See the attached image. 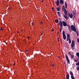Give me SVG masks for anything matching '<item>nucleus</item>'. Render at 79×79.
<instances>
[{"instance_id": "0eeeda50", "label": "nucleus", "mask_w": 79, "mask_h": 79, "mask_svg": "<svg viewBox=\"0 0 79 79\" xmlns=\"http://www.w3.org/2000/svg\"><path fill=\"white\" fill-rule=\"evenodd\" d=\"M68 15L69 16V17L70 18H73V14H70L69 13H68Z\"/></svg>"}, {"instance_id": "8fccbe9b", "label": "nucleus", "mask_w": 79, "mask_h": 79, "mask_svg": "<svg viewBox=\"0 0 79 79\" xmlns=\"http://www.w3.org/2000/svg\"><path fill=\"white\" fill-rule=\"evenodd\" d=\"M64 64H65V62H64Z\"/></svg>"}, {"instance_id": "603ef678", "label": "nucleus", "mask_w": 79, "mask_h": 79, "mask_svg": "<svg viewBox=\"0 0 79 79\" xmlns=\"http://www.w3.org/2000/svg\"><path fill=\"white\" fill-rule=\"evenodd\" d=\"M53 11H54V10H53Z\"/></svg>"}, {"instance_id": "2f4dec72", "label": "nucleus", "mask_w": 79, "mask_h": 79, "mask_svg": "<svg viewBox=\"0 0 79 79\" xmlns=\"http://www.w3.org/2000/svg\"><path fill=\"white\" fill-rule=\"evenodd\" d=\"M59 23H63V22L61 21V20H60V21Z\"/></svg>"}, {"instance_id": "4be33fe9", "label": "nucleus", "mask_w": 79, "mask_h": 79, "mask_svg": "<svg viewBox=\"0 0 79 79\" xmlns=\"http://www.w3.org/2000/svg\"><path fill=\"white\" fill-rule=\"evenodd\" d=\"M76 66H79V62L76 63Z\"/></svg>"}, {"instance_id": "f704fd0d", "label": "nucleus", "mask_w": 79, "mask_h": 79, "mask_svg": "<svg viewBox=\"0 0 79 79\" xmlns=\"http://www.w3.org/2000/svg\"><path fill=\"white\" fill-rule=\"evenodd\" d=\"M1 31L3 30V28H2V27H1Z\"/></svg>"}, {"instance_id": "412c9836", "label": "nucleus", "mask_w": 79, "mask_h": 79, "mask_svg": "<svg viewBox=\"0 0 79 79\" xmlns=\"http://www.w3.org/2000/svg\"><path fill=\"white\" fill-rule=\"evenodd\" d=\"M55 22H56V23H58V20H55Z\"/></svg>"}, {"instance_id": "f8f14e48", "label": "nucleus", "mask_w": 79, "mask_h": 79, "mask_svg": "<svg viewBox=\"0 0 79 79\" xmlns=\"http://www.w3.org/2000/svg\"><path fill=\"white\" fill-rule=\"evenodd\" d=\"M66 79H69V74H68L66 76Z\"/></svg>"}, {"instance_id": "5701e85b", "label": "nucleus", "mask_w": 79, "mask_h": 79, "mask_svg": "<svg viewBox=\"0 0 79 79\" xmlns=\"http://www.w3.org/2000/svg\"><path fill=\"white\" fill-rule=\"evenodd\" d=\"M56 10H57V11H60V8H59V7H57L56 8Z\"/></svg>"}, {"instance_id": "473e14b6", "label": "nucleus", "mask_w": 79, "mask_h": 79, "mask_svg": "<svg viewBox=\"0 0 79 79\" xmlns=\"http://www.w3.org/2000/svg\"><path fill=\"white\" fill-rule=\"evenodd\" d=\"M40 23H40L41 24H43V22H42L41 21Z\"/></svg>"}, {"instance_id": "c85d7f7f", "label": "nucleus", "mask_w": 79, "mask_h": 79, "mask_svg": "<svg viewBox=\"0 0 79 79\" xmlns=\"http://www.w3.org/2000/svg\"><path fill=\"white\" fill-rule=\"evenodd\" d=\"M77 42L78 43H79V38H77Z\"/></svg>"}, {"instance_id": "9d476101", "label": "nucleus", "mask_w": 79, "mask_h": 79, "mask_svg": "<svg viewBox=\"0 0 79 79\" xmlns=\"http://www.w3.org/2000/svg\"><path fill=\"white\" fill-rule=\"evenodd\" d=\"M64 13L65 15H68V12H67V10L65 9L64 10Z\"/></svg>"}, {"instance_id": "a18cd8bd", "label": "nucleus", "mask_w": 79, "mask_h": 79, "mask_svg": "<svg viewBox=\"0 0 79 79\" xmlns=\"http://www.w3.org/2000/svg\"><path fill=\"white\" fill-rule=\"evenodd\" d=\"M13 65H14V66L15 65V63H14V64H13Z\"/></svg>"}, {"instance_id": "58836bf2", "label": "nucleus", "mask_w": 79, "mask_h": 79, "mask_svg": "<svg viewBox=\"0 0 79 79\" xmlns=\"http://www.w3.org/2000/svg\"><path fill=\"white\" fill-rule=\"evenodd\" d=\"M41 2H42V3H43V2H44V0H43Z\"/></svg>"}, {"instance_id": "dca6fc26", "label": "nucleus", "mask_w": 79, "mask_h": 79, "mask_svg": "<svg viewBox=\"0 0 79 79\" xmlns=\"http://www.w3.org/2000/svg\"><path fill=\"white\" fill-rule=\"evenodd\" d=\"M77 56L79 58V52H77L76 53Z\"/></svg>"}, {"instance_id": "bb28decb", "label": "nucleus", "mask_w": 79, "mask_h": 79, "mask_svg": "<svg viewBox=\"0 0 79 79\" xmlns=\"http://www.w3.org/2000/svg\"><path fill=\"white\" fill-rule=\"evenodd\" d=\"M77 70H78V71H79V66H78L77 67Z\"/></svg>"}, {"instance_id": "4c0bfd02", "label": "nucleus", "mask_w": 79, "mask_h": 79, "mask_svg": "<svg viewBox=\"0 0 79 79\" xmlns=\"http://www.w3.org/2000/svg\"><path fill=\"white\" fill-rule=\"evenodd\" d=\"M69 27H69V31H70V29L69 28Z\"/></svg>"}, {"instance_id": "c03bdc74", "label": "nucleus", "mask_w": 79, "mask_h": 79, "mask_svg": "<svg viewBox=\"0 0 79 79\" xmlns=\"http://www.w3.org/2000/svg\"><path fill=\"white\" fill-rule=\"evenodd\" d=\"M73 50H74V48H72Z\"/></svg>"}, {"instance_id": "c756f323", "label": "nucleus", "mask_w": 79, "mask_h": 79, "mask_svg": "<svg viewBox=\"0 0 79 79\" xmlns=\"http://www.w3.org/2000/svg\"><path fill=\"white\" fill-rule=\"evenodd\" d=\"M75 62H77V61H78V60H76L75 59L74 60Z\"/></svg>"}, {"instance_id": "20e7f679", "label": "nucleus", "mask_w": 79, "mask_h": 79, "mask_svg": "<svg viewBox=\"0 0 79 79\" xmlns=\"http://www.w3.org/2000/svg\"><path fill=\"white\" fill-rule=\"evenodd\" d=\"M62 34L63 39H64V40H65L66 37V35H65V31H63Z\"/></svg>"}, {"instance_id": "f03ea898", "label": "nucleus", "mask_w": 79, "mask_h": 79, "mask_svg": "<svg viewBox=\"0 0 79 79\" xmlns=\"http://www.w3.org/2000/svg\"><path fill=\"white\" fill-rule=\"evenodd\" d=\"M58 24L60 27V32H61L62 31V28H63V23H59Z\"/></svg>"}, {"instance_id": "79ce46f5", "label": "nucleus", "mask_w": 79, "mask_h": 79, "mask_svg": "<svg viewBox=\"0 0 79 79\" xmlns=\"http://www.w3.org/2000/svg\"><path fill=\"white\" fill-rule=\"evenodd\" d=\"M52 66H54V64H52Z\"/></svg>"}, {"instance_id": "39448f33", "label": "nucleus", "mask_w": 79, "mask_h": 79, "mask_svg": "<svg viewBox=\"0 0 79 79\" xmlns=\"http://www.w3.org/2000/svg\"><path fill=\"white\" fill-rule=\"evenodd\" d=\"M65 57L67 61L68 62V64H69V63H70V61H69V58H68V57L67 55H65Z\"/></svg>"}, {"instance_id": "3c124183", "label": "nucleus", "mask_w": 79, "mask_h": 79, "mask_svg": "<svg viewBox=\"0 0 79 79\" xmlns=\"http://www.w3.org/2000/svg\"><path fill=\"white\" fill-rule=\"evenodd\" d=\"M77 60H79V59H77Z\"/></svg>"}, {"instance_id": "49530a36", "label": "nucleus", "mask_w": 79, "mask_h": 79, "mask_svg": "<svg viewBox=\"0 0 79 79\" xmlns=\"http://www.w3.org/2000/svg\"><path fill=\"white\" fill-rule=\"evenodd\" d=\"M28 51H29V50H27V52H28Z\"/></svg>"}, {"instance_id": "6ab92c4d", "label": "nucleus", "mask_w": 79, "mask_h": 79, "mask_svg": "<svg viewBox=\"0 0 79 79\" xmlns=\"http://www.w3.org/2000/svg\"><path fill=\"white\" fill-rule=\"evenodd\" d=\"M67 3L66 2H65V8H67Z\"/></svg>"}, {"instance_id": "1a4fd4ad", "label": "nucleus", "mask_w": 79, "mask_h": 79, "mask_svg": "<svg viewBox=\"0 0 79 79\" xmlns=\"http://www.w3.org/2000/svg\"><path fill=\"white\" fill-rule=\"evenodd\" d=\"M67 16H68V15H64V18L65 19H68Z\"/></svg>"}, {"instance_id": "c9c22d12", "label": "nucleus", "mask_w": 79, "mask_h": 79, "mask_svg": "<svg viewBox=\"0 0 79 79\" xmlns=\"http://www.w3.org/2000/svg\"><path fill=\"white\" fill-rule=\"evenodd\" d=\"M52 30L51 31L52 32H53V28L52 29Z\"/></svg>"}, {"instance_id": "a878e982", "label": "nucleus", "mask_w": 79, "mask_h": 79, "mask_svg": "<svg viewBox=\"0 0 79 79\" xmlns=\"http://www.w3.org/2000/svg\"><path fill=\"white\" fill-rule=\"evenodd\" d=\"M69 44H71V40L70 39H69Z\"/></svg>"}, {"instance_id": "f3484780", "label": "nucleus", "mask_w": 79, "mask_h": 79, "mask_svg": "<svg viewBox=\"0 0 79 79\" xmlns=\"http://www.w3.org/2000/svg\"><path fill=\"white\" fill-rule=\"evenodd\" d=\"M75 13H76V11H75V10H73V15H75Z\"/></svg>"}, {"instance_id": "f257e3e1", "label": "nucleus", "mask_w": 79, "mask_h": 79, "mask_svg": "<svg viewBox=\"0 0 79 79\" xmlns=\"http://www.w3.org/2000/svg\"><path fill=\"white\" fill-rule=\"evenodd\" d=\"M71 29L72 31H74V32L76 31V27L73 25H72L71 26Z\"/></svg>"}, {"instance_id": "2eb2a0df", "label": "nucleus", "mask_w": 79, "mask_h": 79, "mask_svg": "<svg viewBox=\"0 0 79 79\" xmlns=\"http://www.w3.org/2000/svg\"><path fill=\"white\" fill-rule=\"evenodd\" d=\"M70 74L71 76H74V74H73V73L72 71H70Z\"/></svg>"}, {"instance_id": "72a5a7b5", "label": "nucleus", "mask_w": 79, "mask_h": 79, "mask_svg": "<svg viewBox=\"0 0 79 79\" xmlns=\"http://www.w3.org/2000/svg\"><path fill=\"white\" fill-rule=\"evenodd\" d=\"M69 55H71V53H70V52H69Z\"/></svg>"}, {"instance_id": "7c9ffc66", "label": "nucleus", "mask_w": 79, "mask_h": 79, "mask_svg": "<svg viewBox=\"0 0 79 79\" xmlns=\"http://www.w3.org/2000/svg\"><path fill=\"white\" fill-rule=\"evenodd\" d=\"M57 39H58V41L59 42L60 41V40H59V37L57 38Z\"/></svg>"}, {"instance_id": "09e8293b", "label": "nucleus", "mask_w": 79, "mask_h": 79, "mask_svg": "<svg viewBox=\"0 0 79 79\" xmlns=\"http://www.w3.org/2000/svg\"><path fill=\"white\" fill-rule=\"evenodd\" d=\"M59 19H60V18H59Z\"/></svg>"}, {"instance_id": "7ed1b4c3", "label": "nucleus", "mask_w": 79, "mask_h": 79, "mask_svg": "<svg viewBox=\"0 0 79 79\" xmlns=\"http://www.w3.org/2000/svg\"><path fill=\"white\" fill-rule=\"evenodd\" d=\"M74 42H75V41H74V40H72V44H71V47L72 48H73V47H74L75 46V44H74Z\"/></svg>"}, {"instance_id": "4468645a", "label": "nucleus", "mask_w": 79, "mask_h": 79, "mask_svg": "<svg viewBox=\"0 0 79 79\" xmlns=\"http://www.w3.org/2000/svg\"><path fill=\"white\" fill-rule=\"evenodd\" d=\"M67 38H70V35L69 33L67 34Z\"/></svg>"}, {"instance_id": "b1692460", "label": "nucleus", "mask_w": 79, "mask_h": 79, "mask_svg": "<svg viewBox=\"0 0 79 79\" xmlns=\"http://www.w3.org/2000/svg\"><path fill=\"white\" fill-rule=\"evenodd\" d=\"M57 13H58V15L59 16H60V12L58 11L57 12Z\"/></svg>"}, {"instance_id": "a19ab883", "label": "nucleus", "mask_w": 79, "mask_h": 79, "mask_svg": "<svg viewBox=\"0 0 79 79\" xmlns=\"http://www.w3.org/2000/svg\"><path fill=\"white\" fill-rule=\"evenodd\" d=\"M31 24H32V25H34V23H32Z\"/></svg>"}, {"instance_id": "37998d69", "label": "nucleus", "mask_w": 79, "mask_h": 79, "mask_svg": "<svg viewBox=\"0 0 79 79\" xmlns=\"http://www.w3.org/2000/svg\"><path fill=\"white\" fill-rule=\"evenodd\" d=\"M27 39H29V37H27Z\"/></svg>"}, {"instance_id": "9b49d317", "label": "nucleus", "mask_w": 79, "mask_h": 79, "mask_svg": "<svg viewBox=\"0 0 79 79\" xmlns=\"http://www.w3.org/2000/svg\"><path fill=\"white\" fill-rule=\"evenodd\" d=\"M59 3H60V1H59V0H57V1L56 2L57 6H59Z\"/></svg>"}, {"instance_id": "ea45409f", "label": "nucleus", "mask_w": 79, "mask_h": 79, "mask_svg": "<svg viewBox=\"0 0 79 79\" xmlns=\"http://www.w3.org/2000/svg\"><path fill=\"white\" fill-rule=\"evenodd\" d=\"M43 35V33H41V35Z\"/></svg>"}, {"instance_id": "aec40b11", "label": "nucleus", "mask_w": 79, "mask_h": 79, "mask_svg": "<svg viewBox=\"0 0 79 79\" xmlns=\"http://www.w3.org/2000/svg\"><path fill=\"white\" fill-rule=\"evenodd\" d=\"M73 75L71 76V78L72 79H75V78H74V77Z\"/></svg>"}, {"instance_id": "cd10ccee", "label": "nucleus", "mask_w": 79, "mask_h": 79, "mask_svg": "<svg viewBox=\"0 0 79 79\" xmlns=\"http://www.w3.org/2000/svg\"><path fill=\"white\" fill-rule=\"evenodd\" d=\"M69 39H70V38H67V41H68V40H69Z\"/></svg>"}, {"instance_id": "de8ad7c7", "label": "nucleus", "mask_w": 79, "mask_h": 79, "mask_svg": "<svg viewBox=\"0 0 79 79\" xmlns=\"http://www.w3.org/2000/svg\"><path fill=\"white\" fill-rule=\"evenodd\" d=\"M18 33H19V32H18V31H17Z\"/></svg>"}, {"instance_id": "ddd939ff", "label": "nucleus", "mask_w": 79, "mask_h": 79, "mask_svg": "<svg viewBox=\"0 0 79 79\" xmlns=\"http://www.w3.org/2000/svg\"><path fill=\"white\" fill-rule=\"evenodd\" d=\"M65 9V6H63L62 8V11H64V10Z\"/></svg>"}, {"instance_id": "393cba45", "label": "nucleus", "mask_w": 79, "mask_h": 79, "mask_svg": "<svg viewBox=\"0 0 79 79\" xmlns=\"http://www.w3.org/2000/svg\"><path fill=\"white\" fill-rule=\"evenodd\" d=\"M76 33H77V37H78L79 36V33L77 31H76Z\"/></svg>"}, {"instance_id": "e433bc0d", "label": "nucleus", "mask_w": 79, "mask_h": 79, "mask_svg": "<svg viewBox=\"0 0 79 79\" xmlns=\"http://www.w3.org/2000/svg\"><path fill=\"white\" fill-rule=\"evenodd\" d=\"M53 9H54V8L52 7V10H54Z\"/></svg>"}, {"instance_id": "423d86ee", "label": "nucleus", "mask_w": 79, "mask_h": 79, "mask_svg": "<svg viewBox=\"0 0 79 79\" xmlns=\"http://www.w3.org/2000/svg\"><path fill=\"white\" fill-rule=\"evenodd\" d=\"M62 23L63 26H64V27H65V26H67V24L64 21H62Z\"/></svg>"}, {"instance_id": "a211bd4d", "label": "nucleus", "mask_w": 79, "mask_h": 79, "mask_svg": "<svg viewBox=\"0 0 79 79\" xmlns=\"http://www.w3.org/2000/svg\"><path fill=\"white\" fill-rule=\"evenodd\" d=\"M71 58L72 59H73V58H74V55H71Z\"/></svg>"}, {"instance_id": "6e6552de", "label": "nucleus", "mask_w": 79, "mask_h": 79, "mask_svg": "<svg viewBox=\"0 0 79 79\" xmlns=\"http://www.w3.org/2000/svg\"><path fill=\"white\" fill-rule=\"evenodd\" d=\"M60 0V4H61V5H63V3H64V1L63 0Z\"/></svg>"}]
</instances>
